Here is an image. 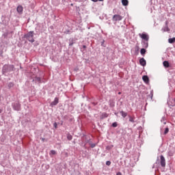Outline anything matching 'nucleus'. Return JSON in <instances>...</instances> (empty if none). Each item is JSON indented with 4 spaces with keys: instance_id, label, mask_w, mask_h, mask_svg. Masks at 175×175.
Returning a JSON list of instances; mask_svg holds the SVG:
<instances>
[{
    "instance_id": "nucleus-23",
    "label": "nucleus",
    "mask_w": 175,
    "mask_h": 175,
    "mask_svg": "<svg viewBox=\"0 0 175 175\" xmlns=\"http://www.w3.org/2000/svg\"><path fill=\"white\" fill-rule=\"evenodd\" d=\"M168 155H169L170 157H173V152H168Z\"/></svg>"
},
{
    "instance_id": "nucleus-21",
    "label": "nucleus",
    "mask_w": 175,
    "mask_h": 175,
    "mask_svg": "<svg viewBox=\"0 0 175 175\" xmlns=\"http://www.w3.org/2000/svg\"><path fill=\"white\" fill-rule=\"evenodd\" d=\"M106 165L107 166H110V165H111V162L110 161H106Z\"/></svg>"
},
{
    "instance_id": "nucleus-20",
    "label": "nucleus",
    "mask_w": 175,
    "mask_h": 175,
    "mask_svg": "<svg viewBox=\"0 0 175 175\" xmlns=\"http://www.w3.org/2000/svg\"><path fill=\"white\" fill-rule=\"evenodd\" d=\"M167 133H169V128H166L165 131H164V135H166Z\"/></svg>"
},
{
    "instance_id": "nucleus-15",
    "label": "nucleus",
    "mask_w": 175,
    "mask_h": 175,
    "mask_svg": "<svg viewBox=\"0 0 175 175\" xmlns=\"http://www.w3.org/2000/svg\"><path fill=\"white\" fill-rule=\"evenodd\" d=\"M141 54H142V55H144V54H146V49H141Z\"/></svg>"
},
{
    "instance_id": "nucleus-17",
    "label": "nucleus",
    "mask_w": 175,
    "mask_h": 175,
    "mask_svg": "<svg viewBox=\"0 0 175 175\" xmlns=\"http://www.w3.org/2000/svg\"><path fill=\"white\" fill-rule=\"evenodd\" d=\"M67 139L68 140H72V139H73V137L71 135H68Z\"/></svg>"
},
{
    "instance_id": "nucleus-10",
    "label": "nucleus",
    "mask_w": 175,
    "mask_h": 175,
    "mask_svg": "<svg viewBox=\"0 0 175 175\" xmlns=\"http://www.w3.org/2000/svg\"><path fill=\"white\" fill-rule=\"evenodd\" d=\"M23 6L21 5H18L16 8L18 13H23Z\"/></svg>"
},
{
    "instance_id": "nucleus-24",
    "label": "nucleus",
    "mask_w": 175,
    "mask_h": 175,
    "mask_svg": "<svg viewBox=\"0 0 175 175\" xmlns=\"http://www.w3.org/2000/svg\"><path fill=\"white\" fill-rule=\"evenodd\" d=\"M54 127H55V128H57V123H54Z\"/></svg>"
},
{
    "instance_id": "nucleus-1",
    "label": "nucleus",
    "mask_w": 175,
    "mask_h": 175,
    "mask_svg": "<svg viewBox=\"0 0 175 175\" xmlns=\"http://www.w3.org/2000/svg\"><path fill=\"white\" fill-rule=\"evenodd\" d=\"M25 38H26L29 42H31V43H33V42H35V40L33 39V31L28 32L25 35Z\"/></svg>"
},
{
    "instance_id": "nucleus-29",
    "label": "nucleus",
    "mask_w": 175,
    "mask_h": 175,
    "mask_svg": "<svg viewBox=\"0 0 175 175\" xmlns=\"http://www.w3.org/2000/svg\"><path fill=\"white\" fill-rule=\"evenodd\" d=\"M92 148L95 147V144L92 145Z\"/></svg>"
},
{
    "instance_id": "nucleus-6",
    "label": "nucleus",
    "mask_w": 175,
    "mask_h": 175,
    "mask_svg": "<svg viewBox=\"0 0 175 175\" xmlns=\"http://www.w3.org/2000/svg\"><path fill=\"white\" fill-rule=\"evenodd\" d=\"M58 98H55L53 102L51 103V106H57V105H58Z\"/></svg>"
},
{
    "instance_id": "nucleus-2",
    "label": "nucleus",
    "mask_w": 175,
    "mask_h": 175,
    "mask_svg": "<svg viewBox=\"0 0 175 175\" xmlns=\"http://www.w3.org/2000/svg\"><path fill=\"white\" fill-rule=\"evenodd\" d=\"M160 164L162 167H165L166 166V160L165 159V157H163V155L160 156Z\"/></svg>"
},
{
    "instance_id": "nucleus-28",
    "label": "nucleus",
    "mask_w": 175,
    "mask_h": 175,
    "mask_svg": "<svg viewBox=\"0 0 175 175\" xmlns=\"http://www.w3.org/2000/svg\"><path fill=\"white\" fill-rule=\"evenodd\" d=\"M167 24H169V22L166 21L165 25L167 26Z\"/></svg>"
},
{
    "instance_id": "nucleus-13",
    "label": "nucleus",
    "mask_w": 175,
    "mask_h": 175,
    "mask_svg": "<svg viewBox=\"0 0 175 175\" xmlns=\"http://www.w3.org/2000/svg\"><path fill=\"white\" fill-rule=\"evenodd\" d=\"M8 88H13V87H14V83L10 82L8 83Z\"/></svg>"
},
{
    "instance_id": "nucleus-11",
    "label": "nucleus",
    "mask_w": 175,
    "mask_h": 175,
    "mask_svg": "<svg viewBox=\"0 0 175 175\" xmlns=\"http://www.w3.org/2000/svg\"><path fill=\"white\" fill-rule=\"evenodd\" d=\"M120 113L121 114L122 117H123V118H125V117H126V116H128V113H126L124 111H121L120 112Z\"/></svg>"
},
{
    "instance_id": "nucleus-25",
    "label": "nucleus",
    "mask_w": 175,
    "mask_h": 175,
    "mask_svg": "<svg viewBox=\"0 0 175 175\" xmlns=\"http://www.w3.org/2000/svg\"><path fill=\"white\" fill-rule=\"evenodd\" d=\"M116 175H122V174L121 172H118Z\"/></svg>"
},
{
    "instance_id": "nucleus-16",
    "label": "nucleus",
    "mask_w": 175,
    "mask_h": 175,
    "mask_svg": "<svg viewBox=\"0 0 175 175\" xmlns=\"http://www.w3.org/2000/svg\"><path fill=\"white\" fill-rule=\"evenodd\" d=\"M130 122H135V118H132V116H129Z\"/></svg>"
},
{
    "instance_id": "nucleus-31",
    "label": "nucleus",
    "mask_w": 175,
    "mask_h": 175,
    "mask_svg": "<svg viewBox=\"0 0 175 175\" xmlns=\"http://www.w3.org/2000/svg\"><path fill=\"white\" fill-rule=\"evenodd\" d=\"M147 46H148V43H146V47H147Z\"/></svg>"
},
{
    "instance_id": "nucleus-7",
    "label": "nucleus",
    "mask_w": 175,
    "mask_h": 175,
    "mask_svg": "<svg viewBox=\"0 0 175 175\" xmlns=\"http://www.w3.org/2000/svg\"><path fill=\"white\" fill-rule=\"evenodd\" d=\"M139 63H140V65H142V66H146V59H144V58H142L139 59Z\"/></svg>"
},
{
    "instance_id": "nucleus-5",
    "label": "nucleus",
    "mask_w": 175,
    "mask_h": 175,
    "mask_svg": "<svg viewBox=\"0 0 175 175\" xmlns=\"http://www.w3.org/2000/svg\"><path fill=\"white\" fill-rule=\"evenodd\" d=\"M142 80L146 83V84H148L150 83V79L147 75H144L142 77Z\"/></svg>"
},
{
    "instance_id": "nucleus-27",
    "label": "nucleus",
    "mask_w": 175,
    "mask_h": 175,
    "mask_svg": "<svg viewBox=\"0 0 175 175\" xmlns=\"http://www.w3.org/2000/svg\"><path fill=\"white\" fill-rule=\"evenodd\" d=\"M42 142H44L45 139L44 138H41Z\"/></svg>"
},
{
    "instance_id": "nucleus-33",
    "label": "nucleus",
    "mask_w": 175,
    "mask_h": 175,
    "mask_svg": "<svg viewBox=\"0 0 175 175\" xmlns=\"http://www.w3.org/2000/svg\"><path fill=\"white\" fill-rule=\"evenodd\" d=\"M118 94H121V92H119Z\"/></svg>"
},
{
    "instance_id": "nucleus-3",
    "label": "nucleus",
    "mask_w": 175,
    "mask_h": 175,
    "mask_svg": "<svg viewBox=\"0 0 175 175\" xmlns=\"http://www.w3.org/2000/svg\"><path fill=\"white\" fill-rule=\"evenodd\" d=\"M113 21H121L122 20V16L121 15L115 14L112 18Z\"/></svg>"
},
{
    "instance_id": "nucleus-18",
    "label": "nucleus",
    "mask_w": 175,
    "mask_h": 175,
    "mask_svg": "<svg viewBox=\"0 0 175 175\" xmlns=\"http://www.w3.org/2000/svg\"><path fill=\"white\" fill-rule=\"evenodd\" d=\"M50 154L52 155H55L57 154V152H55V150H51Z\"/></svg>"
},
{
    "instance_id": "nucleus-30",
    "label": "nucleus",
    "mask_w": 175,
    "mask_h": 175,
    "mask_svg": "<svg viewBox=\"0 0 175 175\" xmlns=\"http://www.w3.org/2000/svg\"><path fill=\"white\" fill-rule=\"evenodd\" d=\"M38 81H40V78H38Z\"/></svg>"
},
{
    "instance_id": "nucleus-12",
    "label": "nucleus",
    "mask_w": 175,
    "mask_h": 175,
    "mask_svg": "<svg viewBox=\"0 0 175 175\" xmlns=\"http://www.w3.org/2000/svg\"><path fill=\"white\" fill-rule=\"evenodd\" d=\"M163 66H165V68H169L170 65H169V62L167 61H165L163 62Z\"/></svg>"
},
{
    "instance_id": "nucleus-14",
    "label": "nucleus",
    "mask_w": 175,
    "mask_h": 175,
    "mask_svg": "<svg viewBox=\"0 0 175 175\" xmlns=\"http://www.w3.org/2000/svg\"><path fill=\"white\" fill-rule=\"evenodd\" d=\"M169 43H174L175 42V38H170L168 40Z\"/></svg>"
},
{
    "instance_id": "nucleus-22",
    "label": "nucleus",
    "mask_w": 175,
    "mask_h": 175,
    "mask_svg": "<svg viewBox=\"0 0 175 175\" xmlns=\"http://www.w3.org/2000/svg\"><path fill=\"white\" fill-rule=\"evenodd\" d=\"M92 1V2H98V1H99L100 2H103V1L104 0H91Z\"/></svg>"
},
{
    "instance_id": "nucleus-26",
    "label": "nucleus",
    "mask_w": 175,
    "mask_h": 175,
    "mask_svg": "<svg viewBox=\"0 0 175 175\" xmlns=\"http://www.w3.org/2000/svg\"><path fill=\"white\" fill-rule=\"evenodd\" d=\"M83 49H87V46L85 45H83Z\"/></svg>"
},
{
    "instance_id": "nucleus-9",
    "label": "nucleus",
    "mask_w": 175,
    "mask_h": 175,
    "mask_svg": "<svg viewBox=\"0 0 175 175\" xmlns=\"http://www.w3.org/2000/svg\"><path fill=\"white\" fill-rule=\"evenodd\" d=\"M122 3L123 6H128V5H129V1L128 0H122Z\"/></svg>"
},
{
    "instance_id": "nucleus-4",
    "label": "nucleus",
    "mask_w": 175,
    "mask_h": 175,
    "mask_svg": "<svg viewBox=\"0 0 175 175\" xmlns=\"http://www.w3.org/2000/svg\"><path fill=\"white\" fill-rule=\"evenodd\" d=\"M139 36L144 40H146V42H148V39H149L148 35H147L146 33H142V34H139Z\"/></svg>"
},
{
    "instance_id": "nucleus-19",
    "label": "nucleus",
    "mask_w": 175,
    "mask_h": 175,
    "mask_svg": "<svg viewBox=\"0 0 175 175\" xmlns=\"http://www.w3.org/2000/svg\"><path fill=\"white\" fill-rule=\"evenodd\" d=\"M118 125V124L116 122L112 124V126H113V128H117Z\"/></svg>"
},
{
    "instance_id": "nucleus-32",
    "label": "nucleus",
    "mask_w": 175,
    "mask_h": 175,
    "mask_svg": "<svg viewBox=\"0 0 175 175\" xmlns=\"http://www.w3.org/2000/svg\"><path fill=\"white\" fill-rule=\"evenodd\" d=\"M105 117H107V114L105 113Z\"/></svg>"
},
{
    "instance_id": "nucleus-8",
    "label": "nucleus",
    "mask_w": 175,
    "mask_h": 175,
    "mask_svg": "<svg viewBox=\"0 0 175 175\" xmlns=\"http://www.w3.org/2000/svg\"><path fill=\"white\" fill-rule=\"evenodd\" d=\"M13 109L16 110V111H18V110H20V104L16 103V104L14 105Z\"/></svg>"
}]
</instances>
